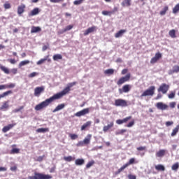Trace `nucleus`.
<instances>
[{"mask_svg": "<svg viewBox=\"0 0 179 179\" xmlns=\"http://www.w3.org/2000/svg\"><path fill=\"white\" fill-rule=\"evenodd\" d=\"M55 100H59L56 94L49 99L42 101L41 103L36 105L35 106V110L36 111H40V110H43V108H45V107H48V106H50V104H51V103H52V101Z\"/></svg>", "mask_w": 179, "mask_h": 179, "instance_id": "f257e3e1", "label": "nucleus"}, {"mask_svg": "<svg viewBox=\"0 0 179 179\" xmlns=\"http://www.w3.org/2000/svg\"><path fill=\"white\" fill-rule=\"evenodd\" d=\"M75 85H76V82L69 83L68 86L66 87L62 92L55 94L56 96H57V98L62 99L64 96L68 94V93L71 92V87H73V86H75Z\"/></svg>", "mask_w": 179, "mask_h": 179, "instance_id": "f03ea898", "label": "nucleus"}, {"mask_svg": "<svg viewBox=\"0 0 179 179\" xmlns=\"http://www.w3.org/2000/svg\"><path fill=\"white\" fill-rule=\"evenodd\" d=\"M34 176H28V179H52V176L44 174L38 172H34Z\"/></svg>", "mask_w": 179, "mask_h": 179, "instance_id": "7ed1b4c3", "label": "nucleus"}, {"mask_svg": "<svg viewBox=\"0 0 179 179\" xmlns=\"http://www.w3.org/2000/svg\"><path fill=\"white\" fill-rule=\"evenodd\" d=\"M156 90V87L150 86L148 89L145 90L143 94L141 95V97H146L150 96L151 97L155 95V91Z\"/></svg>", "mask_w": 179, "mask_h": 179, "instance_id": "20e7f679", "label": "nucleus"}, {"mask_svg": "<svg viewBox=\"0 0 179 179\" xmlns=\"http://www.w3.org/2000/svg\"><path fill=\"white\" fill-rule=\"evenodd\" d=\"M135 158H131L127 163L124 164L117 170L116 174H120V173L124 171V169H127V167H129V166H131V164H135Z\"/></svg>", "mask_w": 179, "mask_h": 179, "instance_id": "39448f33", "label": "nucleus"}, {"mask_svg": "<svg viewBox=\"0 0 179 179\" xmlns=\"http://www.w3.org/2000/svg\"><path fill=\"white\" fill-rule=\"evenodd\" d=\"M131 80V73H127L125 76L120 78L117 82V85L121 86V85H124L126 82H129Z\"/></svg>", "mask_w": 179, "mask_h": 179, "instance_id": "423d86ee", "label": "nucleus"}, {"mask_svg": "<svg viewBox=\"0 0 179 179\" xmlns=\"http://www.w3.org/2000/svg\"><path fill=\"white\" fill-rule=\"evenodd\" d=\"M170 89V85L166 84V83H162L159 87L158 88V92H162L163 94H166L167 92H169V90Z\"/></svg>", "mask_w": 179, "mask_h": 179, "instance_id": "0eeeda50", "label": "nucleus"}, {"mask_svg": "<svg viewBox=\"0 0 179 179\" xmlns=\"http://www.w3.org/2000/svg\"><path fill=\"white\" fill-rule=\"evenodd\" d=\"M115 106L116 107H127L128 106V103L124 99H119L115 100Z\"/></svg>", "mask_w": 179, "mask_h": 179, "instance_id": "6e6552de", "label": "nucleus"}, {"mask_svg": "<svg viewBox=\"0 0 179 179\" xmlns=\"http://www.w3.org/2000/svg\"><path fill=\"white\" fill-rule=\"evenodd\" d=\"M90 108H86L83 109L82 110H80L75 113L76 117H83L84 115H86L90 113Z\"/></svg>", "mask_w": 179, "mask_h": 179, "instance_id": "1a4fd4ad", "label": "nucleus"}, {"mask_svg": "<svg viewBox=\"0 0 179 179\" xmlns=\"http://www.w3.org/2000/svg\"><path fill=\"white\" fill-rule=\"evenodd\" d=\"M91 139H92L91 134H88V135H87L86 138H85L83 141H80L78 143V145L80 146H83V145H89V143H90Z\"/></svg>", "mask_w": 179, "mask_h": 179, "instance_id": "9d476101", "label": "nucleus"}, {"mask_svg": "<svg viewBox=\"0 0 179 179\" xmlns=\"http://www.w3.org/2000/svg\"><path fill=\"white\" fill-rule=\"evenodd\" d=\"M131 91V85L127 84V85H124L122 89L120 88L119 89V93L120 94H122V93H129V92Z\"/></svg>", "mask_w": 179, "mask_h": 179, "instance_id": "9b49d317", "label": "nucleus"}, {"mask_svg": "<svg viewBox=\"0 0 179 179\" xmlns=\"http://www.w3.org/2000/svg\"><path fill=\"white\" fill-rule=\"evenodd\" d=\"M156 107L158 110H162V111L169 108V106L163 102L157 103Z\"/></svg>", "mask_w": 179, "mask_h": 179, "instance_id": "f8f14e48", "label": "nucleus"}, {"mask_svg": "<svg viewBox=\"0 0 179 179\" xmlns=\"http://www.w3.org/2000/svg\"><path fill=\"white\" fill-rule=\"evenodd\" d=\"M162 55V53H160V52H158L157 53H155V55L154 57H152L150 60V64H156V62H157V61H159V59H161Z\"/></svg>", "mask_w": 179, "mask_h": 179, "instance_id": "ddd939ff", "label": "nucleus"}, {"mask_svg": "<svg viewBox=\"0 0 179 179\" xmlns=\"http://www.w3.org/2000/svg\"><path fill=\"white\" fill-rule=\"evenodd\" d=\"M131 118H132V116H128L124 117L122 120L121 119L117 120L116 124H117V125H122V124H127V122H128L129 120H131Z\"/></svg>", "mask_w": 179, "mask_h": 179, "instance_id": "4468645a", "label": "nucleus"}, {"mask_svg": "<svg viewBox=\"0 0 179 179\" xmlns=\"http://www.w3.org/2000/svg\"><path fill=\"white\" fill-rule=\"evenodd\" d=\"M24 10H26V5L22 3L17 7V15H19V16H22V15L24 13Z\"/></svg>", "mask_w": 179, "mask_h": 179, "instance_id": "2eb2a0df", "label": "nucleus"}, {"mask_svg": "<svg viewBox=\"0 0 179 179\" xmlns=\"http://www.w3.org/2000/svg\"><path fill=\"white\" fill-rule=\"evenodd\" d=\"M44 92V87H37L34 89V96L38 97Z\"/></svg>", "mask_w": 179, "mask_h": 179, "instance_id": "dca6fc26", "label": "nucleus"}, {"mask_svg": "<svg viewBox=\"0 0 179 179\" xmlns=\"http://www.w3.org/2000/svg\"><path fill=\"white\" fill-rule=\"evenodd\" d=\"M97 31V27L92 26L84 31V36H88V34H90V33H94V31Z\"/></svg>", "mask_w": 179, "mask_h": 179, "instance_id": "f3484780", "label": "nucleus"}, {"mask_svg": "<svg viewBox=\"0 0 179 179\" xmlns=\"http://www.w3.org/2000/svg\"><path fill=\"white\" fill-rule=\"evenodd\" d=\"M16 144H13L11 145V150L10 151V155H18L20 153V149L16 148Z\"/></svg>", "mask_w": 179, "mask_h": 179, "instance_id": "a211bd4d", "label": "nucleus"}, {"mask_svg": "<svg viewBox=\"0 0 179 179\" xmlns=\"http://www.w3.org/2000/svg\"><path fill=\"white\" fill-rule=\"evenodd\" d=\"M16 126V123L14 124H10L7 126H5L3 129H2V132H3L4 134L8 132V131L12 129V128H13V127Z\"/></svg>", "mask_w": 179, "mask_h": 179, "instance_id": "6ab92c4d", "label": "nucleus"}, {"mask_svg": "<svg viewBox=\"0 0 179 179\" xmlns=\"http://www.w3.org/2000/svg\"><path fill=\"white\" fill-rule=\"evenodd\" d=\"M9 108V101L3 103L2 106L0 107L1 111H6Z\"/></svg>", "mask_w": 179, "mask_h": 179, "instance_id": "aec40b11", "label": "nucleus"}, {"mask_svg": "<svg viewBox=\"0 0 179 179\" xmlns=\"http://www.w3.org/2000/svg\"><path fill=\"white\" fill-rule=\"evenodd\" d=\"M179 72V66L178 65H175L173 67L172 70L169 71V75H173V73H178Z\"/></svg>", "mask_w": 179, "mask_h": 179, "instance_id": "412c9836", "label": "nucleus"}, {"mask_svg": "<svg viewBox=\"0 0 179 179\" xmlns=\"http://www.w3.org/2000/svg\"><path fill=\"white\" fill-rule=\"evenodd\" d=\"M124 33H127V29L120 30L115 34V38H119V37H122Z\"/></svg>", "mask_w": 179, "mask_h": 179, "instance_id": "4be33fe9", "label": "nucleus"}, {"mask_svg": "<svg viewBox=\"0 0 179 179\" xmlns=\"http://www.w3.org/2000/svg\"><path fill=\"white\" fill-rule=\"evenodd\" d=\"M38 13H40V9L35 8L29 13V16H36V15H38Z\"/></svg>", "mask_w": 179, "mask_h": 179, "instance_id": "5701e85b", "label": "nucleus"}, {"mask_svg": "<svg viewBox=\"0 0 179 179\" xmlns=\"http://www.w3.org/2000/svg\"><path fill=\"white\" fill-rule=\"evenodd\" d=\"M114 127V122H110V124H108L106 126H104L103 128V132H107L108 129H111Z\"/></svg>", "mask_w": 179, "mask_h": 179, "instance_id": "b1692460", "label": "nucleus"}, {"mask_svg": "<svg viewBox=\"0 0 179 179\" xmlns=\"http://www.w3.org/2000/svg\"><path fill=\"white\" fill-rule=\"evenodd\" d=\"M166 155V150H159L156 152L157 157H163Z\"/></svg>", "mask_w": 179, "mask_h": 179, "instance_id": "393cba45", "label": "nucleus"}, {"mask_svg": "<svg viewBox=\"0 0 179 179\" xmlns=\"http://www.w3.org/2000/svg\"><path fill=\"white\" fill-rule=\"evenodd\" d=\"M65 108V103L59 104L53 110L52 113H57Z\"/></svg>", "mask_w": 179, "mask_h": 179, "instance_id": "a878e982", "label": "nucleus"}, {"mask_svg": "<svg viewBox=\"0 0 179 179\" xmlns=\"http://www.w3.org/2000/svg\"><path fill=\"white\" fill-rule=\"evenodd\" d=\"M76 166H83L85 164V159H77L75 161Z\"/></svg>", "mask_w": 179, "mask_h": 179, "instance_id": "bb28decb", "label": "nucleus"}, {"mask_svg": "<svg viewBox=\"0 0 179 179\" xmlns=\"http://www.w3.org/2000/svg\"><path fill=\"white\" fill-rule=\"evenodd\" d=\"M131 0H124L122 2L121 5L122 6H123V8L131 6Z\"/></svg>", "mask_w": 179, "mask_h": 179, "instance_id": "cd10ccee", "label": "nucleus"}, {"mask_svg": "<svg viewBox=\"0 0 179 179\" xmlns=\"http://www.w3.org/2000/svg\"><path fill=\"white\" fill-rule=\"evenodd\" d=\"M12 93H13V92H12V90H8V91L3 92V94H0V100L1 99H3V97H6V96H9V94H12Z\"/></svg>", "mask_w": 179, "mask_h": 179, "instance_id": "c85d7f7f", "label": "nucleus"}, {"mask_svg": "<svg viewBox=\"0 0 179 179\" xmlns=\"http://www.w3.org/2000/svg\"><path fill=\"white\" fill-rule=\"evenodd\" d=\"M38 134H44L45 132H50V129L48 128H39L36 130Z\"/></svg>", "mask_w": 179, "mask_h": 179, "instance_id": "c756f323", "label": "nucleus"}, {"mask_svg": "<svg viewBox=\"0 0 179 179\" xmlns=\"http://www.w3.org/2000/svg\"><path fill=\"white\" fill-rule=\"evenodd\" d=\"M155 170H157V171H164L166 168L162 164H158L155 166Z\"/></svg>", "mask_w": 179, "mask_h": 179, "instance_id": "7c9ffc66", "label": "nucleus"}, {"mask_svg": "<svg viewBox=\"0 0 179 179\" xmlns=\"http://www.w3.org/2000/svg\"><path fill=\"white\" fill-rule=\"evenodd\" d=\"M30 64L29 60H24L19 63L18 66L19 68H22V66H24V65H29Z\"/></svg>", "mask_w": 179, "mask_h": 179, "instance_id": "2f4dec72", "label": "nucleus"}, {"mask_svg": "<svg viewBox=\"0 0 179 179\" xmlns=\"http://www.w3.org/2000/svg\"><path fill=\"white\" fill-rule=\"evenodd\" d=\"M41 30L40 27H34L33 26L31 29V33H38Z\"/></svg>", "mask_w": 179, "mask_h": 179, "instance_id": "473e14b6", "label": "nucleus"}, {"mask_svg": "<svg viewBox=\"0 0 179 179\" xmlns=\"http://www.w3.org/2000/svg\"><path fill=\"white\" fill-rule=\"evenodd\" d=\"M90 125H92V122L90 121L87 122L81 127V131H85L86 128L90 127Z\"/></svg>", "mask_w": 179, "mask_h": 179, "instance_id": "72a5a7b5", "label": "nucleus"}, {"mask_svg": "<svg viewBox=\"0 0 179 179\" xmlns=\"http://www.w3.org/2000/svg\"><path fill=\"white\" fill-rule=\"evenodd\" d=\"M0 69L4 72V73H6V75H9L10 73L9 69L5 67L4 66H0Z\"/></svg>", "mask_w": 179, "mask_h": 179, "instance_id": "f704fd0d", "label": "nucleus"}, {"mask_svg": "<svg viewBox=\"0 0 179 179\" xmlns=\"http://www.w3.org/2000/svg\"><path fill=\"white\" fill-rule=\"evenodd\" d=\"M167 10H169V6H166L164 7L163 10L159 12V15L161 16H164V15L167 13Z\"/></svg>", "mask_w": 179, "mask_h": 179, "instance_id": "c9c22d12", "label": "nucleus"}, {"mask_svg": "<svg viewBox=\"0 0 179 179\" xmlns=\"http://www.w3.org/2000/svg\"><path fill=\"white\" fill-rule=\"evenodd\" d=\"M179 131V124L177 125L173 129V131L171 133V136H176L177 135V133Z\"/></svg>", "mask_w": 179, "mask_h": 179, "instance_id": "e433bc0d", "label": "nucleus"}, {"mask_svg": "<svg viewBox=\"0 0 179 179\" xmlns=\"http://www.w3.org/2000/svg\"><path fill=\"white\" fill-rule=\"evenodd\" d=\"M172 12H173V13L174 15H176V13H178V12H179V3H178V4H176V5L173 7V10H172Z\"/></svg>", "mask_w": 179, "mask_h": 179, "instance_id": "4c0bfd02", "label": "nucleus"}, {"mask_svg": "<svg viewBox=\"0 0 179 179\" xmlns=\"http://www.w3.org/2000/svg\"><path fill=\"white\" fill-rule=\"evenodd\" d=\"M64 160H65V162H73L75 160V157H72V156H68V157H64Z\"/></svg>", "mask_w": 179, "mask_h": 179, "instance_id": "58836bf2", "label": "nucleus"}, {"mask_svg": "<svg viewBox=\"0 0 179 179\" xmlns=\"http://www.w3.org/2000/svg\"><path fill=\"white\" fill-rule=\"evenodd\" d=\"M169 35L170 36V37H171V38H176V37H177V36H176V29L170 30L169 32Z\"/></svg>", "mask_w": 179, "mask_h": 179, "instance_id": "ea45409f", "label": "nucleus"}, {"mask_svg": "<svg viewBox=\"0 0 179 179\" xmlns=\"http://www.w3.org/2000/svg\"><path fill=\"white\" fill-rule=\"evenodd\" d=\"M105 75H114V69H108L104 71Z\"/></svg>", "mask_w": 179, "mask_h": 179, "instance_id": "a19ab883", "label": "nucleus"}, {"mask_svg": "<svg viewBox=\"0 0 179 179\" xmlns=\"http://www.w3.org/2000/svg\"><path fill=\"white\" fill-rule=\"evenodd\" d=\"M58 59H62V55L59 54L53 55V61H58Z\"/></svg>", "mask_w": 179, "mask_h": 179, "instance_id": "79ce46f5", "label": "nucleus"}, {"mask_svg": "<svg viewBox=\"0 0 179 179\" xmlns=\"http://www.w3.org/2000/svg\"><path fill=\"white\" fill-rule=\"evenodd\" d=\"M47 59H48V56H47L44 59H41L39 61H38L36 62V64L37 65H41L42 64H44V62H45V61H47Z\"/></svg>", "mask_w": 179, "mask_h": 179, "instance_id": "37998d69", "label": "nucleus"}, {"mask_svg": "<svg viewBox=\"0 0 179 179\" xmlns=\"http://www.w3.org/2000/svg\"><path fill=\"white\" fill-rule=\"evenodd\" d=\"M179 169V163L176 162L171 166V169L173 170L174 171H177Z\"/></svg>", "mask_w": 179, "mask_h": 179, "instance_id": "c03bdc74", "label": "nucleus"}, {"mask_svg": "<svg viewBox=\"0 0 179 179\" xmlns=\"http://www.w3.org/2000/svg\"><path fill=\"white\" fill-rule=\"evenodd\" d=\"M69 136L71 138L72 141H75V139H78V138H79V136L75 134H69Z\"/></svg>", "mask_w": 179, "mask_h": 179, "instance_id": "a18cd8bd", "label": "nucleus"}, {"mask_svg": "<svg viewBox=\"0 0 179 179\" xmlns=\"http://www.w3.org/2000/svg\"><path fill=\"white\" fill-rule=\"evenodd\" d=\"M102 15H103V16H111V15H113V13H111V11L103 10Z\"/></svg>", "mask_w": 179, "mask_h": 179, "instance_id": "49530a36", "label": "nucleus"}, {"mask_svg": "<svg viewBox=\"0 0 179 179\" xmlns=\"http://www.w3.org/2000/svg\"><path fill=\"white\" fill-rule=\"evenodd\" d=\"M125 132H127V129H122L118 131H116L115 134L116 135H124V134H125Z\"/></svg>", "mask_w": 179, "mask_h": 179, "instance_id": "de8ad7c7", "label": "nucleus"}, {"mask_svg": "<svg viewBox=\"0 0 179 179\" xmlns=\"http://www.w3.org/2000/svg\"><path fill=\"white\" fill-rule=\"evenodd\" d=\"M134 125H135V120L133 119L127 124V128H131V127H134Z\"/></svg>", "mask_w": 179, "mask_h": 179, "instance_id": "09e8293b", "label": "nucleus"}, {"mask_svg": "<svg viewBox=\"0 0 179 179\" xmlns=\"http://www.w3.org/2000/svg\"><path fill=\"white\" fill-rule=\"evenodd\" d=\"M94 164V161L92 160L86 164V169H90Z\"/></svg>", "mask_w": 179, "mask_h": 179, "instance_id": "8fccbe9b", "label": "nucleus"}, {"mask_svg": "<svg viewBox=\"0 0 179 179\" xmlns=\"http://www.w3.org/2000/svg\"><path fill=\"white\" fill-rule=\"evenodd\" d=\"M6 86H7V89H13L16 86V84L15 83L6 84Z\"/></svg>", "mask_w": 179, "mask_h": 179, "instance_id": "3c124183", "label": "nucleus"}, {"mask_svg": "<svg viewBox=\"0 0 179 179\" xmlns=\"http://www.w3.org/2000/svg\"><path fill=\"white\" fill-rule=\"evenodd\" d=\"M169 99H174L176 97V92H171L169 95H168Z\"/></svg>", "mask_w": 179, "mask_h": 179, "instance_id": "603ef678", "label": "nucleus"}, {"mask_svg": "<svg viewBox=\"0 0 179 179\" xmlns=\"http://www.w3.org/2000/svg\"><path fill=\"white\" fill-rule=\"evenodd\" d=\"M73 29V25H68L65 27L64 31H69V30H72Z\"/></svg>", "mask_w": 179, "mask_h": 179, "instance_id": "864d4df0", "label": "nucleus"}, {"mask_svg": "<svg viewBox=\"0 0 179 179\" xmlns=\"http://www.w3.org/2000/svg\"><path fill=\"white\" fill-rule=\"evenodd\" d=\"M11 7H12V6H10V3H8V2H6V3H5L3 4V8H4L5 9H10Z\"/></svg>", "mask_w": 179, "mask_h": 179, "instance_id": "5fc2aeb1", "label": "nucleus"}, {"mask_svg": "<svg viewBox=\"0 0 179 179\" xmlns=\"http://www.w3.org/2000/svg\"><path fill=\"white\" fill-rule=\"evenodd\" d=\"M24 108V106H20L19 108L14 109L13 112L19 113V111H22Z\"/></svg>", "mask_w": 179, "mask_h": 179, "instance_id": "6e6d98bb", "label": "nucleus"}, {"mask_svg": "<svg viewBox=\"0 0 179 179\" xmlns=\"http://www.w3.org/2000/svg\"><path fill=\"white\" fill-rule=\"evenodd\" d=\"M64 0H50L52 3H59L60 2H64Z\"/></svg>", "mask_w": 179, "mask_h": 179, "instance_id": "4d7b16f0", "label": "nucleus"}, {"mask_svg": "<svg viewBox=\"0 0 179 179\" xmlns=\"http://www.w3.org/2000/svg\"><path fill=\"white\" fill-rule=\"evenodd\" d=\"M37 75H38V73L32 72L29 75V78H34L35 76H37Z\"/></svg>", "mask_w": 179, "mask_h": 179, "instance_id": "13d9d810", "label": "nucleus"}, {"mask_svg": "<svg viewBox=\"0 0 179 179\" xmlns=\"http://www.w3.org/2000/svg\"><path fill=\"white\" fill-rule=\"evenodd\" d=\"M83 1L85 0H76L73 3L74 5H80V3H83Z\"/></svg>", "mask_w": 179, "mask_h": 179, "instance_id": "bf43d9fd", "label": "nucleus"}, {"mask_svg": "<svg viewBox=\"0 0 179 179\" xmlns=\"http://www.w3.org/2000/svg\"><path fill=\"white\" fill-rule=\"evenodd\" d=\"M10 72L13 75H16V73H17V69H13Z\"/></svg>", "mask_w": 179, "mask_h": 179, "instance_id": "052dcab7", "label": "nucleus"}, {"mask_svg": "<svg viewBox=\"0 0 179 179\" xmlns=\"http://www.w3.org/2000/svg\"><path fill=\"white\" fill-rule=\"evenodd\" d=\"M5 89H8L6 85H0V90H5Z\"/></svg>", "mask_w": 179, "mask_h": 179, "instance_id": "680f3d73", "label": "nucleus"}, {"mask_svg": "<svg viewBox=\"0 0 179 179\" xmlns=\"http://www.w3.org/2000/svg\"><path fill=\"white\" fill-rule=\"evenodd\" d=\"M128 178L129 179H136V176L132 175V174H129V175H128Z\"/></svg>", "mask_w": 179, "mask_h": 179, "instance_id": "e2e57ef3", "label": "nucleus"}, {"mask_svg": "<svg viewBox=\"0 0 179 179\" xmlns=\"http://www.w3.org/2000/svg\"><path fill=\"white\" fill-rule=\"evenodd\" d=\"M176 102H171L170 103H169V107L171 108H174L175 107H176Z\"/></svg>", "mask_w": 179, "mask_h": 179, "instance_id": "0e129e2a", "label": "nucleus"}, {"mask_svg": "<svg viewBox=\"0 0 179 179\" xmlns=\"http://www.w3.org/2000/svg\"><path fill=\"white\" fill-rule=\"evenodd\" d=\"M10 170L11 171H16V170H17V166H16V165H15V166H11V167L10 168Z\"/></svg>", "mask_w": 179, "mask_h": 179, "instance_id": "69168bd1", "label": "nucleus"}, {"mask_svg": "<svg viewBox=\"0 0 179 179\" xmlns=\"http://www.w3.org/2000/svg\"><path fill=\"white\" fill-rule=\"evenodd\" d=\"M8 62H9L10 64H16V60H15V59H8Z\"/></svg>", "mask_w": 179, "mask_h": 179, "instance_id": "338daca9", "label": "nucleus"}, {"mask_svg": "<svg viewBox=\"0 0 179 179\" xmlns=\"http://www.w3.org/2000/svg\"><path fill=\"white\" fill-rule=\"evenodd\" d=\"M137 150L142 151V150H146V147H138L137 148Z\"/></svg>", "mask_w": 179, "mask_h": 179, "instance_id": "774afa93", "label": "nucleus"}]
</instances>
